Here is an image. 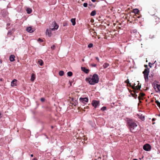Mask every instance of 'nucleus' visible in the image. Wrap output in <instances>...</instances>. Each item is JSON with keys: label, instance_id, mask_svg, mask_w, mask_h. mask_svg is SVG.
Returning a JSON list of instances; mask_svg holds the SVG:
<instances>
[{"label": "nucleus", "instance_id": "nucleus-1", "mask_svg": "<svg viewBox=\"0 0 160 160\" xmlns=\"http://www.w3.org/2000/svg\"><path fill=\"white\" fill-rule=\"evenodd\" d=\"M86 80L90 84L94 85L98 82L99 78L97 74H94L92 77L86 78Z\"/></svg>", "mask_w": 160, "mask_h": 160}, {"label": "nucleus", "instance_id": "nucleus-2", "mask_svg": "<svg viewBox=\"0 0 160 160\" xmlns=\"http://www.w3.org/2000/svg\"><path fill=\"white\" fill-rule=\"evenodd\" d=\"M128 126L130 131L132 132H135L137 130V125L132 121L128 122Z\"/></svg>", "mask_w": 160, "mask_h": 160}, {"label": "nucleus", "instance_id": "nucleus-3", "mask_svg": "<svg viewBox=\"0 0 160 160\" xmlns=\"http://www.w3.org/2000/svg\"><path fill=\"white\" fill-rule=\"evenodd\" d=\"M54 28H50L49 29H47L46 31V34L48 35L49 37L52 35L51 31L55 30L57 29L58 28V26L57 24L55 22H53V23Z\"/></svg>", "mask_w": 160, "mask_h": 160}, {"label": "nucleus", "instance_id": "nucleus-4", "mask_svg": "<svg viewBox=\"0 0 160 160\" xmlns=\"http://www.w3.org/2000/svg\"><path fill=\"white\" fill-rule=\"evenodd\" d=\"M143 73L144 75V78L146 81H148V74L149 73V70L148 69H145L143 72Z\"/></svg>", "mask_w": 160, "mask_h": 160}, {"label": "nucleus", "instance_id": "nucleus-5", "mask_svg": "<svg viewBox=\"0 0 160 160\" xmlns=\"http://www.w3.org/2000/svg\"><path fill=\"white\" fill-rule=\"evenodd\" d=\"M143 148L145 151H149L151 149V147L149 144H147L144 145Z\"/></svg>", "mask_w": 160, "mask_h": 160}, {"label": "nucleus", "instance_id": "nucleus-6", "mask_svg": "<svg viewBox=\"0 0 160 160\" xmlns=\"http://www.w3.org/2000/svg\"><path fill=\"white\" fill-rule=\"evenodd\" d=\"M99 101L93 100L92 102V104L95 108H96L99 106Z\"/></svg>", "mask_w": 160, "mask_h": 160}, {"label": "nucleus", "instance_id": "nucleus-7", "mask_svg": "<svg viewBox=\"0 0 160 160\" xmlns=\"http://www.w3.org/2000/svg\"><path fill=\"white\" fill-rule=\"evenodd\" d=\"M80 101L83 103L85 104L88 101V99L87 98H79Z\"/></svg>", "mask_w": 160, "mask_h": 160}, {"label": "nucleus", "instance_id": "nucleus-8", "mask_svg": "<svg viewBox=\"0 0 160 160\" xmlns=\"http://www.w3.org/2000/svg\"><path fill=\"white\" fill-rule=\"evenodd\" d=\"M26 31L30 33L33 32L34 31V28H32L31 27H27L26 29Z\"/></svg>", "mask_w": 160, "mask_h": 160}, {"label": "nucleus", "instance_id": "nucleus-9", "mask_svg": "<svg viewBox=\"0 0 160 160\" xmlns=\"http://www.w3.org/2000/svg\"><path fill=\"white\" fill-rule=\"evenodd\" d=\"M17 80L16 79H13L11 82V86L12 87L16 86L17 85Z\"/></svg>", "mask_w": 160, "mask_h": 160}, {"label": "nucleus", "instance_id": "nucleus-10", "mask_svg": "<svg viewBox=\"0 0 160 160\" xmlns=\"http://www.w3.org/2000/svg\"><path fill=\"white\" fill-rule=\"evenodd\" d=\"M81 69L82 71H83L86 73H88L89 72V69H87L85 67H82L81 68Z\"/></svg>", "mask_w": 160, "mask_h": 160}, {"label": "nucleus", "instance_id": "nucleus-11", "mask_svg": "<svg viewBox=\"0 0 160 160\" xmlns=\"http://www.w3.org/2000/svg\"><path fill=\"white\" fill-rule=\"evenodd\" d=\"M35 78V74L32 73V76L31 78V80L32 81H33Z\"/></svg>", "mask_w": 160, "mask_h": 160}, {"label": "nucleus", "instance_id": "nucleus-12", "mask_svg": "<svg viewBox=\"0 0 160 160\" xmlns=\"http://www.w3.org/2000/svg\"><path fill=\"white\" fill-rule=\"evenodd\" d=\"M15 57L13 55H11L10 57V60L11 62H13L14 61Z\"/></svg>", "mask_w": 160, "mask_h": 160}, {"label": "nucleus", "instance_id": "nucleus-13", "mask_svg": "<svg viewBox=\"0 0 160 160\" xmlns=\"http://www.w3.org/2000/svg\"><path fill=\"white\" fill-rule=\"evenodd\" d=\"M71 22L72 23V25H74L76 24V22H75V18H72L71 20Z\"/></svg>", "mask_w": 160, "mask_h": 160}, {"label": "nucleus", "instance_id": "nucleus-14", "mask_svg": "<svg viewBox=\"0 0 160 160\" xmlns=\"http://www.w3.org/2000/svg\"><path fill=\"white\" fill-rule=\"evenodd\" d=\"M27 12L28 13L30 14L32 12V9L29 8H28L27 9Z\"/></svg>", "mask_w": 160, "mask_h": 160}, {"label": "nucleus", "instance_id": "nucleus-15", "mask_svg": "<svg viewBox=\"0 0 160 160\" xmlns=\"http://www.w3.org/2000/svg\"><path fill=\"white\" fill-rule=\"evenodd\" d=\"M96 12L95 10H93L92 12L91 13V16H93L96 14Z\"/></svg>", "mask_w": 160, "mask_h": 160}, {"label": "nucleus", "instance_id": "nucleus-16", "mask_svg": "<svg viewBox=\"0 0 160 160\" xmlns=\"http://www.w3.org/2000/svg\"><path fill=\"white\" fill-rule=\"evenodd\" d=\"M139 12V10L138 9H135L133 10V12L137 14Z\"/></svg>", "mask_w": 160, "mask_h": 160}, {"label": "nucleus", "instance_id": "nucleus-17", "mask_svg": "<svg viewBox=\"0 0 160 160\" xmlns=\"http://www.w3.org/2000/svg\"><path fill=\"white\" fill-rule=\"evenodd\" d=\"M109 64L107 63H104V64L103 65V67L104 68H107L108 67V66H109Z\"/></svg>", "mask_w": 160, "mask_h": 160}, {"label": "nucleus", "instance_id": "nucleus-18", "mask_svg": "<svg viewBox=\"0 0 160 160\" xmlns=\"http://www.w3.org/2000/svg\"><path fill=\"white\" fill-rule=\"evenodd\" d=\"M59 74L60 76H62L64 74V72L63 71H59Z\"/></svg>", "mask_w": 160, "mask_h": 160}, {"label": "nucleus", "instance_id": "nucleus-19", "mask_svg": "<svg viewBox=\"0 0 160 160\" xmlns=\"http://www.w3.org/2000/svg\"><path fill=\"white\" fill-rule=\"evenodd\" d=\"M38 62V63L39 64V65L40 66H42V65L43 64V61L42 60H41L39 61Z\"/></svg>", "mask_w": 160, "mask_h": 160}, {"label": "nucleus", "instance_id": "nucleus-20", "mask_svg": "<svg viewBox=\"0 0 160 160\" xmlns=\"http://www.w3.org/2000/svg\"><path fill=\"white\" fill-rule=\"evenodd\" d=\"M69 77H71L72 75V73L71 72H68L67 73Z\"/></svg>", "mask_w": 160, "mask_h": 160}, {"label": "nucleus", "instance_id": "nucleus-21", "mask_svg": "<svg viewBox=\"0 0 160 160\" xmlns=\"http://www.w3.org/2000/svg\"><path fill=\"white\" fill-rule=\"evenodd\" d=\"M141 85H139V83H138V85L136 86V88L138 90L140 89L141 88Z\"/></svg>", "mask_w": 160, "mask_h": 160}, {"label": "nucleus", "instance_id": "nucleus-22", "mask_svg": "<svg viewBox=\"0 0 160 160\" xmlns=\"http://www.w3.org/2000/svg\"><path fill=\"white\" fill-rule=\"evenodd\" d=\"M125 82L127 83L128 84H129L130 85H131V83H129V81L128 79H127L126 80Z\"/></svg>", "mask_w": 160, "mask_h": 160}, {"label": "nucleus", "instance_id": "nucleus-23", "mask_svg": "<svg viewBox=\"0 0 160 160\" xmlns=\"http://www.w3.org/2000/svg\"><path fill=\"white\" fill-rule=\"evenodd\" d=\"M93 46V44H92V43H90V44H89L88 45V47L89 48H92V47Z\"/></svg>", "mask_w": 160, "mask_h": 160}, {"label": "nucleus", "instance_id": "nucleus-24", "mask_svg": "<svg viewBox=\"0 0 160 160\" xmlns=\"http://www.w3.org/2000/svg\"><path fill=\"white\" fill-rule=\"evenodd\" d=\"M106 109V108L105 107H103L101 108V110L104 111Z\"/></svg>", "mask_w": 160, "mask_h": 160}, {"label": "nucleus", "instance_id": "nucleus-25", "mask_svg": "<svg viewBox=\"0 0 160 160\" xmlns=\"http://www.w3.org/2000/svg\"><path fill=\"white\" fill-rule=\"evenodd\" d=\"M83 6L85 7H87V6H88L87 3H84L83 4Z\"/></svg>", "mask_w": 160, "mask_h": 160}, {"label": "nucleus", "instance_id": "nucleus-26", "mask_svg": "<svg viewBox=\"0 0 160 160\" xmlns=\"http://www.w3.org/2000/svg\"><path fill=\"white\" fill-rule=\"evenodd\" d=\"M55 46L53 45V46L51 47V48L52 49H55Z\"/></svg>", "mask_w": 160, "mask_h": 160}, {"label": "nucleus", "instance_id": "nucleus-27", "mask_svg": "<svg viewBox=\"0 0 160 160\" xmlns=\"http://www.w3.org/2000/svg\"><path fill=\"white\" fill-rule=\"evenodd\" d=\"M38 42L40 41V42H43V40L42 39H41L39 38L38 39Z\"/></svg>", "mask_w": 160, "mask_h": 160}, {"label": "nucleus", "instance_id": "nucleus-28", "mask_svg": "<svg viewBox=\"0 0 160 160\" xmlns=\"http://www.w3.org/2000/svg\"><path fill=\"white\" fill-rule=\"evenodd\" d=\"M41 100L42 102H43L45 100V99L43 98H41Z\"/></svg>", "mask_w": 160, "mask_h": 160}, {"label": "nucleus", "instance_id": "nucleus-29", "mask_svg": "<svg viewBox=\"0 0 160 160\" xmlns=\"http://www.w3.org/2000/svg\"><path fill=\"white\" fill-rule=\"evenodd\" d=\"M152 64V63H151L150 62L149 63V66L150 67V68L152 67V66H151Z\"/></svg>", "mask_w": 160, "mask_h": 160}, {"label": "nucleus", "instance_id": "nucleus-30", "mask_svg": "<svg viewBox=\"0 0 160 160\" xmlns=\"http://www.w3.org/2000/svg\"><path fill=\"white\" fill-rule=\"evenodd\" d=\"M96 59L98 61V62L99 61V58L98 57H96Z\"/></svg>", "mask_w": 160, "mask_h": 160}, {"label": "nucleus", "instance_id": "nucleus-31", "mask_svg": "<svg viewBox=\"0 0 160 160\" xmlns=\"http://www.w3.org/2000/svg\"><path fill=\"white\" fill-rule=\"evenodd\" d=\"M92 66L93 67H96V64H92Z\"/></svg>", "mask_w": 160, "mask_h": 160}, {"label": "nucleus", "instance_id": "nucleus-32", "mask_svg": "<svg viewBox=\"0 0 160 160\" xmlns=\"http://www.w3.org/2000/svg\"><path fill=\"white\" fill-rule=\"evenodd\" d=\"M137 95H136V96H135L134 95H133V97H134V98H137Z\"/></svg>", "mask_w": 160, "mask_h": 160}, {"label": "nucleus", "instance_id": "nucleus-33", "mask_svg": "<svg viewBox=\"0 0 160 160\" xmlns=\"http://www.w3.org/2000/svg\"><path fill=\"white\" fill-rule=\"evenodd\" d=\"M96 0H92V1L93 2H95L96 1Z\"/></svg>", "mask_w": 160, "mask_h": 160}, {"label": "nucleus", "instance_id": "nucleus-34", "mask_svg": "<svg viewBox=\"0 0 160 160\" xmlns=\"http://www.w3.org/2000/svg\"><path fill=\"white\" fill-rule=\"evenodd\" d=\"M2 117L1 113L0 112V118Z\"/></svg>", "mask_w": 160, "mask_h": 160}, {"label": "nucleus", "instance_id": "nucleus-35", "mask_svg": "<svg viewBox=\"0 0 160 160\" xmlns=\"http://www.w3.org/2000/svg\"><path fill=\"white\" fill-rule=\"evenodd\" d=\"M155 119V118H153L152 119V121H154Z\"/></svg>", "mask_w": 160, "mask_h": 160}, {"label": "nucleus", "instance_id": "nucleus-36", "mask_svg": "<svg viewBox=\"0 0 160 160\" xmlns=\"http://www.w3.org/2000/svg\"><path fill=\"white\" fill-rule=\"evenodd\" d=\"M144 94H143V93H142V95H142V96H144Z\"/></svg>", "mask_w": 160, "mask_h": 160}, {"label": "nucleus", "instance_id": "nucleus-37", "mask_svg": "<svg viewBox=\"0 0 160 160\" xmlns=\"http://www.w3.org/2000/svg\"><path fill=\"white\" fill-rule=\"evenodd\" d=\"M32 160H37L36 159V158H33Z\"/></svg>", "mask_w": 160, "mask_h": 160}, {"label": "nucleus", "instance_id": "nucleus-38", "mask_svg": "<svg viewBox=\"0 0 160 160\" xmlns=\"http://www.w3.org/2000/svg\"><path fill=\"white\" fill-rule=\"evenodd\" d=\"M31 157H33V154H31Z\"/></svg>", "mask_w": 160, "mask_h": 160}, {"label": "nucleus", "instance_id": "nucleus-39", "mask_svg": "<svg viewBox=\"0 0 160 160\" xmlns=\"http://www.w3.org/2000/svg\"><path fill=\"white\" fill-rule=\"evenodd\" d=\"M82 61L84 62V59H82Z\"/></svg>", "mask_w": 160, "mask_h": 160}, {"label": "nucleus", "instance_id": "nucleus-40", "mask_svg": "<svg viewBox=\"0 0 160 160\" xmlns=\"http://www.w3.org/2000/svg\"><path fill=\"white\" fill-rule=\"evenodd\" d=\"M133 160H138L137 159H133Z\"/></svg>", "mask_w": 160, "mask_h": 160}, {"label": "nucleus", "instance_id": "nucleus-41", "mask_svg": "<svg viewBox=\"0 0 160 160\" xmlns=\"http://www.w3.org/2000/svg\"><path fill=\"white\" fill-rule=\"evenodd\" d=\"M142 118H143V119H144V116H143Z\"/></svg>", "mask_w": 160, "mask_h": 160}, {"label": "nucleus", "instance_id": "nucleus-42", "mask_svg": "<svg viewBox=\"0 0 160 160\" xmlns=\"http://www.w3.org/2000/svg\"><path fill=\"white\" fill-rule=\"evenodd\" d=\"M156 62V61H155L154 63H153V64H154V63H155Z\"/></svg>", "mask_w": 160, "mask_h": 160}, {"label": "nucleus", "instance_id": "nucleus-43", "mask_svg": "<svg viewBox=\"0 0 160 160\" xmlns=\"http://www.w3.org/2000/svg\"><path fill=\"white\" fill-rule=\"evenodd\" d=\"M141 118V119H143V118H142H142Z\"/></svg>", "mask_w": 160, "mask_h": 160}, {"label": "nucleus", "instance_id": "nucleus-44", "mask_svg": "<svg viewBox=\"0 0 160 160\" xmlns=\"http://www.w3.org/2000/svg\"><path fill=\"white\" fill-rule=\"evenodd\" d=\"M158 116H160V114H159L158 115Z\"/></svg>", "mask_w": 160, "mask_h": 160}, {"label": "nucleus", "instance_id": "nucleus-45", "mask_svg": "<svg viewBox=\"0 0 160 160\" xmlns=\"http://www.w3.org/2000/svg\"><path fill=\"white\" fill-rule=\"evenodd\" d=\"M139 98H140V97H138V98H139Z\"/></svg>", "mask_w": 160, "mask_h": 160}, {"label": "nucleus", "instance_id": "nucleus-46", "mask_svg": "<svg viewBox=\"0 0 160 160\" xmlns=\"http://www.w3.org/2000/svg\"><path fill=\"white\" fill-rule=\"evenodd\" d=\"M56 160V159H54V160Z\"/></svg>", "mask_w": 160, "mask_h": 160}]
</instances>
